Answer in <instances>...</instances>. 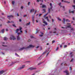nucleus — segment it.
<instances>
[{
    "instance_id": "nucleus-32",
    "label": "nucleus",
    "mask_w": 75,
    "mask_h": 75,
    "mask_svg": "<svg viewBox=\"0 0 75 75\" xmlns=\"http://www.w3.org/2000/svg\"><path fill=\"white\" fill-rule=\"evenodd\" d=\"M60 7H62L63 9H64V8H65V7L64 6H60Z\"/></svg>"
},
{
    "instance_id": "nucleus-12",
    "label": "nucleus",
    "mask_w": 75,
    "mask_h": 75,
    "mask_svg": "<svg viewBox=\"0 0 75 75\" xmlns=\"http://www.w3.org/2000/svg\"><path fill=\"white\" fill-rule=\"evenodd\" d=\"M63 22L64 24H65V18H63Z\"/></svg>"
},
{
    "instance_id": "nucleus-5",
    "label": "nucleus",
    "mask_w": 75,
    "mask_h": 75,
    "mask_svg": "<svg viewBox=\"0 0 75 75\" xmlns=\"http://www.w3.org/2000/svg\"><path fill=\"white\" fill-rule=\"evenodd\" d=\"M34 46H33L32 45H30L27 48H34Z\"/></svg>"
},
{
    "instance_id": "nucleus-4",
    "label": "nucleus",
    "mask_w": 75,
    "mask_h": 75,
    "mask_svg": "<svg viewBox=\"0 0 75 75\" xmlns=\"http://www.w3.org/2000/svg\"><path fill=\"white\" fill-rule=\"evenodd\" d=\"M30 69V70H34V69H36V68H33V67H29L27 69V70Z\"/></svg>"
},
{
    "instance_id": "nucleus-24",
    "label": "nucleus",
    "mask_w": 75,
    "mask_h": 75,
    "mask_svg": "<svg viewBox=\"0 0 75 75\" xmlns=\"http://www.w3.org/2000/svg\"><path fill=\"white\" fill-rule=\"evenodd\" d=\"M66 22H70V21H69V20L68 19H66Z\"/></svg>"
},
{
    "instance_id": "nucleus-35",
    "label": "nucleus",
    "mask_w": 75,
    "mask_h": 75,
    "mask_svg": "<svg viewBox=\"0 0 75 75\" xmlns=\"http://www.w3.org/2000/svg\"><path fill=\"white\" fill-rule=\"evenodd\" d=\"M0 53L1 54H3V55H4V53H3V52H1Z\"/></svg>"
},
{
    "instance_id": "nucleus-41",
    "label": "nucleus",
    "mask_w": 75,
    "mask_h": 75,
    "mask_svg": "<svg viewBox=\"0 0 75 75\" xmlns=\"http://www.w3.org/2000/svg\"><path fill=\"white\" fill-rule=\"evenodd\" d=\"M19 28H20V30H21L22 29V28H21V27H20Z\"/></svg>"
},
{
    "instance_id": "nucleus-20",
    "label": "nucleus",
    "mask_w": 75,
    "mask_h": 75,
    "mask_svg": "<svg viewBox=\"0 0 75 75\" xmlns=\"http://www.w3.org/2000/svg\"><path fill=\"white\" fill-rule=\"evenodd\" d=\"M8 40V38L6 37H4V40Z\"/></svg>"
},
{
    "instance_id": "nucleus-33",
    "label": "nucleus",
    "mask_w": 75,
    "mask_h": 75,
    "mask_svg": "<svg viewBox=\"0 0 75 75\" xmlns=\"http://www.w3.org/2000/svg\"><path fill=\"white\" fill-rule=\"evenodd\" d=\"M64 1V3H70V2H67V1Z\"/></svg>"
},
{
    "instance_id": "nucleus-64",
    "label": "nucleus",
    "mask_w": 75,
    "mask_h": 75,
    "mask_svg": "<svg viewBox=\"0 0 75 75\" xmlns=\"http://www.w3.org/2000/svg\"><path fill=\"white\" fill-rule=\"evenodd\" d=\"M30 40H28V42H30Z\"/></svg>"
},
{
    "instance_id": "nucleus-3",
    "label": "nucleus",
    "mask_w": 75,
    "mask_h": 75,
    "mask_svg": "<svg viewBox=\"0 0 75 75\" xmlns=\"http://www.w3.org/2000/svg\"><path fill=\"white\" fill-rule=\"evenodd\" d=\"M10 39L11 40H16V38L13 36L12 35L10 37Z\"/></svg>"
},
{
    "instance_id": "nucleus-30",
    "label": "nucleus",
    "mask_w": 75,
    "mask_h": 75,
    "mask_svg": "<svg viewBox=\"0 0 75 75\" xmlns=\"http://www.w3.org/2000/svg\"><path fill=\"white\" fill-rule=\"evenodd\" d=\"M58 20H59V21H61V19L59 18H57Z\"/></svg>"
},
{
    "instance_id": "nucleus-51",
    "label": "nucleus",
    "mask_w": 75,
    "mask_h": 75,
    "mask_svg": "<svg viewBox=\"0 0 75 75\" xmlns=\"http://www.w3.org/2000/svg\"><path fill=\"white\" fill-rule=\"evenodd\" d=\"M73 3L74 4L75 3V0H73Z\"/></svg>"
},
{
    "instance_id": "nucleus-25",
    "label": "nucleus",
    "mask_w": 75,
    "mask_h": 75,
    "mask_svg": "<svg viewBox=\"0 0 75 75\" xmlns=\"http://www.w3.org/2000/svg\"><path fill=\"white\" fill-rule=\"evenodd\" d=\"M71 31H74V29L73 28H72L71 29Z\"/></svg>"
},
{
    "instance_id": "nucleus-7",
    "label": "nucleus",
    "mask_w": 75,
    "mask_h": 75,
    "mask_svg": "<svg viewBox=\"0 0 75 75\" xmlns=\"http://www.w3.org/2000/svg\"><path fill=\"white\" fill-rule=\"evenodd\" d=\"M4 72L3 70H2L0 71V75H1L3 74V73Z\"/></svg>"
},
{
    "instance_id": "nucleus-37",
    "label": "nucleus",
    "mask_w": 75,
    "mask_h": 75,
    "mask_svg": "<svg viewBox=\"0 0 75 75\" xmlns=\"http://www.w3.org/2000/svg\"><path fill=\"white\" fill-rule=\"evenodd\" d=\"M47 52V50H46V52H44L42 54H43V55H44V54H45V53H46V52Z\"/></svg>"
},
{
    "instance_id": "nucleus-23",
    "label": "nucleus",
    "mask_w": 75,
    "mask_h": 75,
    "mask_svg": "<svg viewBox=\"0 0 75 75\" xmlns=\"http://www.w3.org/2000/svg\"><path fill=\"white\" fill-rule=\"evenodd\" d=\"M71 25L67 26V27H68V28H71Z\"/></svg>"
},
{
    "instance_id": "nucleus-26",
    "label": "nucleus",
    "mask_w": 75,
    "mask_h": 75,
    "mask_svg": "<svg viewBox=\"0 0 75 75\" xmlns=\"http://www.w3.org/2000/svg\"><path fill=\"white\" fill-rule=\"evenodd\" d=\"M19 31V29H16V33H18V31Z\"/></svg>"
},
{
    "instance_id": "nucleus-11",
    "label": "nucleus",
    "mask_w": 75,
    "mask_h": 75,
    "mask_svg": "<svg viewBox=\"0 0 75 75\" xmlns=\"http://www.w3.org/2000/svg\"><path fill=\"white\" fill-rule=\"evenodd\" d=\"M43 23H44V24H45V25H47L48 24V23H47L46 22V21H44L43 22Z\"/></svg>"
},
{
    "instance_id": "nucleus-15",
    "label": "nucleus",
    "mask_w": 75,
    "mask_h": 75,
    "mask_svg": "<svg viewBox=\"0 0 75 75\" xmlns=\"http://www.w3.org/2000/svg\"><path fill=\"white\" fill-rule=\"evenodd\" d=\"M36 32L35 33L36 34H37V33H38V32H39V31H40V30H38V29H36Z\"/></svg>"
},
{
    "instance_id": "nucleus-43",
    "label": "nucleus",
    "mask_w": 75,
    "mask_h": 75,
    "mask_svg": "<svg viewBox=\"0 0 75 75\" xmlns=\"http://www.w3.org/2000/svg\"><path fill=\"white\" fill-rule=\"evenodd\" d=\"M30 38H34V37H33V36H30Z\"/></svg>"
},
{
    "instance_id": "nucleus-45",
    "label": "nucleus",
    "mask_w": 75,
    "mask_h": 75,
    "mask_svg": "<svg viewBox=\"0 0 75 75\" xmlns=\"http://www.w3.org/2000/svg\"><path fill=\"white\" fill-rule=\"evenodd\" d=\"M45 18V19H47H47H48V16H47V17H46V18Z\"/></svg>"
},
{
    "instance_id": "nucleus-44",
    "label": "nucleus",
    "mask_w": 75,
    "mask_h": 75,
    "mask_svg": "<svg viewBox=\"0 0 75 75\" xmlns=\"http://www.w3.org/2000/svg\"><path fill=\"white\" fill-rule=\"evenodd\" d=\"M27 17V15H25L23 16V17Z\"/></svg>"
},
{
    "instance_id": "nucleus-18",
    "label": "nucleus",
    "mask_w": 75,
    "mask_h": 75,
    "mask_svg": "<svg viewBox=\"0 0 75 75\" xmlns=\"http://www.w3.org/2000/svg\"><path fill=\"white\" fill-rule=\"evenodd\" d=\"M43 62H40L38 64V65H41V64H42V63H43Z\"/></svg>"
},
{
    "instance_id": "nucleus-55",
    "label": "nucleus",
    "mask_w": 75,
    "mask_h": 75,
    "mask_svg": "<svg viewBox=\"0 0 75 75\" xmlns=\"http://www.w3.org/2000/svg\"><path fill=\"white\" fill-rule=\"evenodd\" d=\"M52 22L53 23L54 22V19H52Z\"/></svg>"
},
{
    "instance_id": "nucleus-49",
    "label": "nucleus",
    "mask_w": 75,
    "mask_h": 75,
    "mask_svg": "<svg viewBox=\"0 0 75 75\" xmlns=\"http://www.w3.org/2000/svg\"><path fill=\"white\" fill-rule=\"evenodd\" d=\"M60 48H61L62 47V45H60Z\"/></svg>"
},
{
    "instance_id": "nucleus-38",
    "label": "nucleus",
    "mask_w": 75,
    "mask_h": 75,
    "mask_svg": "<svg viewBox=\"0 0 75 75\" xmlns=\"http://www.w3.org/2000/svg\"><path fill=\"white\" fill-rule=\"evenodd\" d=\"M72 7L73 8H74V9H75V5H73Z\"/></svg>"
},
{
    "instance_id": "nucleus-10",
    "label": "nucleus",
    "mask_w": 75,
    "mask_h": 75,
    "mask_svg": "<svg viewBox=\"0 0 75 75\" xmlns=\"http://www.w3.org/2000/svg\"><path fill=\"white\" fill-rule=\"evenodd\" d=\"M17 40H20V38L19 37V35L17 36Z\"/></svg>"
},
{
    "instance_id": "nucleus-46",
    "label": "nucleus",
    "mask_w": 75,
    "mask_h": 75,
    "mask_svg": "<svg viewBox=\"0 0 75 75\" xmlns=\"http://www.w3.org/2000/svg\"><path fill=\"white\" fill-rule=\"evenodd\" d=\"M70 71H71L72 70V67H70Z\"/></svg>"
},
{
    "instance_id": "nucleus-31",
    "label": "nucleus",
    "mask_w": 75,
    "mask_h": 75,
    "mask_svg": "<svg viewBox=\"0 0 75 75\" xmlns=\"http://www.w3.org/2000/svg\"><path fill=\"white\" fill-rule=\"evenodd\" d=\"M58 49H59V47H57L56 49V51H58Z\"/></svg>"
},
{
    "instance_id": "nucleus-19",
    "label": "nucleus",
    "mask_w": 75,
    "mask_h": 75,
    "mask_svg": "<svg viewBox=\"0 0 75 75\" xmlns=\"http://www.w3.org/2000/svg\"><path fill=\"white\" fill-rule=\"evenodd\" d=\"M73 54V52H71L70 53V54L71 55V57H73V54Z\"/></svg>"
},
{
    "instance_id": "nucleus-62",
    "label": "nucleus",
    "mask_w": 75,
    "mask_h": 75,
    "mask_svg": "<svg viewBox=\"0 0 75 75\" xmlns=\"http://www.w3.org/2000/svg\"><path fill=\"white\" fill-rule=\"evenodd\" d=\"M11 23H14V21H11Z\"/></svg>"
},
{
    "instance_id": "nucleus-9",
    "label": "nucleus",
    "mask_w": 75,
    "mask_h": 75,
    "mask_svg": "<svg viewBox=\"0 0 75 75\" xmlns=\"http://www.w3.org/2000/svg\"><path fill=\"white\" fill-rule=\"evenodd\" d=\"M8 18H10V17H14V16L13 15H11L7 16Z\"/></svg>"
},
{
    "instance_id": "nucleus-48",
    "label": "nucleus",
    "mask_w": 75,
    "mask_h": 75,
    "mask_svg": "<svg viewBox=\"0 0 75 75\" xmlns=\"http://www.w3.org/2000/svg\"><path fill=\"white\" fill-rule=\"evenodd\" d=\"M37 12V11H35L34 14H35V13Z\"/></svg>"
},
{
    "instance_id": "nucleus-14",
    "label": "nucleus",
    "mask_w": 75,
    "mask_h": 75,
    "mask_svg": "<svg viewBox=\"0 0 75 75\" xmlns=\"http://www.w3.org/2000/svg\"><path fill=\"white\" fill-rule=\"evenodd\" d=\"M24 49H25V48H24V47H23L22 48H21L19 50H24Z\"/></svg>"
},
{
    "instance_id": "nucleus-2",
    "label": "nucleus",
    "mask_w": 75,
    "mask_h": 75,
    "mask_svg": "<svg viewBox=\"0 0 75 75\" xmlns=\"http://www.w3.org/2000/svg\"><path fill=\"white\" fill-rule=\"evenodd\" d=\"M24 67H25V65H23L22 67H20V68L18 69V70H21V69H23V68H24Z\"/></svg>"
},
{
    "instance_id": "nucleus-29",
    "label": "nucleus",
    "mask_w": 75,
    "mask_h": 75,
    "mask_svg": "<svg viewBox=\"0 0 75 75\" xmlns=\"http://www.w3.org/2000/svg\"><path fill=\"white\" fill-rule=\"evenodd\" d=\"M42 10L44 11V13H45V12H46V11H45V8L43 9Z\"/></svg>"
},
{
    "instance_id": "nucleus-16",
    "label": "nucleus",
    "mask_w": 75,
    "mask_h": 75,
    "mask_svg": "<svg viewBox=\"0 0 75 75\" xmlns=\"http://www.w3.org/2000/svg\"><path fill=\"white\" fill-rule=\"evenodd\" d=\"M69 13H74V11H71V10H69Z\"/></svg>"
},
{
    "instance_id": "nucleus-13",
    "label": "nucleus",
    "mask_w": 75,
    "mask_h": 75,
    "mask_svg": "<svg viewBox=\"0 0 75 75\" xmlns=\"http://www.w3.org/2000/svg\"><path fill=\"white\" fill-rule=\"evenodd\" d=\"M34 9H31L30 11V13H31L32 12H34Z\"/></svg>"
},
{
    "instance_id": "nucleus-27",
    "label": "nucleus",
    "mask_w": 75,
    "mask_h": 75,
    "mask_svg": "<svg viewBox=\"0 0 75 75\" xmlns=\"http://www.w3.org/2000/svg\"><path fill=\"white\" fill-rule=\"evenodd\" d=\"M67 45H64V48H67Z\"/></svg>"
},
{
    "instance_id": "nucleus-8",
    "label": "nucleus",
    "mask_w": 75,
    "mask_h": 75,
    "mask_svg": "<svg viewBox=\"0 0 75 75\" xmlns=\"http://www.w3.org/2000/svg\"><path fill=\"white\" fill-rule=\"evenodd\" d=\"M32 21L33 22H34V21L35 20H34V16H32Z\"/></svg>"
},
{
    "instance_id": "nucleus-34",
    "label": "nucleus",
    "mask_w": 75,
    "mask_h": 75,
    "mask_svg": "<svg viewBox=\"0 0 75 75\" xmlns=\"http://www.w3.org/2000/svg\"><path fill=\"white\" fill-rule=\"evenodd\" d=\"M13 27H15V28L17 27H16V25L14 24H13Z\"/></svg>"
},
{
    "instance_id": "nucleus-54",
    "label": "nucleus",
    "mask_w": 75,
    "mask_h": 75,
    "mask_svg": "<svg viewBox=\"0 0 75 75\" xmlns=\"http://www.w3.org/2000/svg\"><path fill=\"white\" fill-rule=\"evenodd\" d=\"M47 20L48 21H49V22H50V20H49V19H47Z\"/></svg>"
},
{
    "instance_id": "nucleus-58",
    "label": "nucleus",
    "mask_w": 75,
    "mask_h": 75,
    "mask_svg": "<svg viewBox=\"0 0 75 75\" xmlns=\"http://www.w3.org/2000/svg\"><path fill=\"white\" fill-rule=\"evenodd\" d=\"M6 31H8V29H6Z\"/></svg>"
},
{
    "instance_id": "nucleus-47",
    "label": "nucleus",
    "mask_w": 75,
    "mask_h": 75,
    "mask_svg": "<svg viewBox=\"0 0 75 75\" xmlns=\"http://www.w3.org/2000/svg\"><path fill=\"white\" fill-rule=\"evenodd\" d=\"M7 23H11V22H10V21H8V22H7Z\"/></svg>"
},
{
    "instance_id": "nucleus-63",
    "label": "nucleus",
    "mask_w": 75,
    "mask_h": 75,
    "mask_svg": "<svg viewBox=\"0 0 75 75\" xmlns=\"http://www.w3.org/2000/svg\"><path fill=\"white\" fill-rule=\"evenodd\" d=\"M67 25H70L71 24V23H67Z\"/></svg>"
},
{
    "instance_id": "nucleus-39",
    "label": "nucleus",
    "mask_w": 75,
    "mask_h": 75,
    "mask_svg": "<svg viewBox=\"0 0 75 75\" xmlns=\"http://www.w3.org/2000/svg\"><path fill=\"white\" fill-rule=\"evenodd\" d=\"M54 42H55V40H53L52 42V44H53Z\"/></svg>"
},
{
    "instance_id": "nucleus-28",
    "label": "nucleus",
    "mask_w": 75,
    "mask_h": 75,
    "mask_svg": "<svg viewBox=\"0 0 75 75\" xmlns=\"http://www.w3.org/2000/svg\"><path fill=\"white\" fill-rule=\"evenodd\" d=\"M12 4H14V3H15V2L13 1H12Z\"/></svg>"
},
{
    "instance_id": "nucleus-21",
    "label": "nucleus",
    "mask_w": 75,
    "mask_h": 75,
    "mask_svg": "<svg viewBox=\"0 0 75 75\" xmlns=\"http://www.w3.org/2000/svg\"><path fill=\"white\" fill-rule=\"evenodd\" d=\"M1 32H2V33H3L4 32V29H3L1 30Z\"/></svg>"
},
{
    "instance_id": "nucleus-53",
    "label": "nucleus",
    "mask_w": 75,
    "mask_h": 75,
    "mask_svg": "<svg viewBox=\"0 0 75 75\" xmlns=\"http://www.w3.org/2000/svg\"><path fill=\"white\" fill-rule=\"evenodd\" d=\"M17 16H19V15H18V13H17Z\"/></svg>"
},
{
    "instance_id": "nucleus-60",
    "label": "nucleus",
    "mask_w": 75,
    "mask_h": 75,
    "mask_svg": "<svg viewBox=\"0 0 75 75\" xmlns=\"http://www.w3.org/2000/svg\"><path fill=\"white\" fill-rule=\"evenodd\" d=\"M15 55H17V56L18 55V54H17V53H15Z\"/></svg>"
},
{
    "instance_id": "nucleus-17",
    "label": "nucleus",
    "mask_w": 75,
    "mask_h": 75,
    "mask_svg": "<svg viewBox=\"0 0 75 75\" xmlns=\"http://www.w3.org/2000/svg\"><path fill=\"white\" fill-rule=\"evenodd\" d=\"M46 7V6L45 5H42V8H44Z\"/></svg>"
},
{
    "instance_id": "nucleus-57",
    "label": "nucleus",
    "mask_w": 75,
    "mask_h": 75,
    "mask_svg": "<svg viewBox=\"0 0 75 75\" xmlns=\"http://www.w3.org/2000/svg\"><path fill=\"white\" fill-rule=\"evenodd\" d=\"M40 37H42V35H40Z\"/></svg>"
},
{
    "instance_id": "nucleus-56",
    "label": "nucleus",
    "mask_w": 75,
    "mask_h": 75,
    "mask_svg": "<svg viewBox=\"0 0 75 75\" xmlns=\"http://www.w3.org/2000/svg\"><path fill=\"white\" fill-rule=\"evenodd\" d=\"M64 64V63H63L61 64V65H62V64Z\"/></svg>"
},
{
    "instance_id": "nucleus-6",
    "label": "nucleus",
    "mask_w": 75,
    "mask_h": 75,
    "mask_svg": "<svg viewBox=\"0 0 75 75\" xmlns=\"http://www.w3.org/2000/svg\"><path fill=\"white\" fill-rule=\"evenodd\" d=\"M64 72H65L67 74L66 75H69V72L67 70H66L64 71Z\"/></svg>"
},
{
    "instance_id": "nucleus-40",
    "label": "nucleus",
    "mask_w": 75,
    "mask_h": 75,
    "mask_svg": "<svg viewBox=\"0 0 75 75\" xmlns=\"http://www.w3.org/2000/svg\"><path fill=\"white\" fill-rule=\"evenodd\" d=\"M74 61V59H72L71 60L70 62H72Z\"/></svg>"
},
{
    "instance_id": "nucleus-59",
    "label": "nucleus",
    "mask_w": 75,
    "mask_h": 75,
    "mask_svg": "<svg viewBox=\"0 0 75 75\" xmlns=\"http://www.w3.org/2000/svg\"><path fill=\"white\" fill-rule=\"evenodd\" d=\"M39 48V46H37L36 47V48Z\"/></svg>"
},
{
    "instance_id": "nucleus-50",
    "label": "nucleus",
    "mask_w": 75,
    "mask_h": 75,
    "mask_svg": "<svg viewBox=\"0 0 75 75\" xmlns=\"http://www.w3.org/2000/svg\"><path fill=\"white\" fill-rule=\"evenodd\" d=\"M17 34H18V35H20V34H21L20 33H17Z\"/></svg>"
},
{
    "instance_id": "nucleus-52",
    "label": "nucleus",
    "mask_w": 75,
    "mask_h": 75,
    "mask_svg": "<svg viewBox=\"0 0 75 75\" xmlns=\"http://www.w3.org/2000/svg\"><path fill=\"white\" fill-rule=\"evenodd\" d=\"M42 15V14H39V17H40V16H41Z\"/></svg>"
},
{
    "instance_id": "nucleus-36",
    "label": "nucleus",
    "mask_w": 75,
    "mask_h": 75,
    "mask_svg": "<svg viewBox=\"0 0 75 75\" xmlns=\"http://www.w3.org/2000/svg\"><path fill=\"white\" fill-rule=\"evenodd\" d=\"M48 14V13H47L45 15H44V16L45 17V16H47V14Z\"/></svg>"
},
{
    "instance_id": "nucleus-1",
    "label": "nucleus",
    "mask_w": 75,
    "mask_h": 75,
    "mask_svg": "<svg viewBox=\"0 0 75 75\" xmlns=\"http://www.w3.org/2000/svg\"><path fill=\"white\" fill-rule=\"evenodd\" d=\"M50 5L51 6V7L50 8H48V11L49 13H50V11L51 9H52V11H53V10H52V4L51 3H50Z\"/></svg>"
},
{
    "instance_id": "nucleus-61",
    "label": "nucleus",
    "mask_w": 75,
    "mask_h": 75,
    "mask_svg": "<svg viewBox=\"0 0 75 75\" xmlns=\"http://www.w3.org/2000/svg\"><path fill=\"white\" fill-rule=\"evenodd\" d=\"M19 21H20V22H21V20L20 19H19Z\"/></svg>"
},
{
    "instance_id": "nucleus-22",
    "label": "nucleus",
    "mask_w": 75,
    "mask_h": 75,
    "mask_svg": "<svg viewBox=\"0 0 75 75\" xmlns=\"http://www.w3.org/2000/svg\"><path fill=\"white\" fill-rule=\"evenodd\" d=\"M30 24V22H29L28 23H27L25 24L26 25H29Z\"/></svg>"
},
{
    "instance_id": "nucleus-42",
    "label": "nucleus",
    "mask_w": 75,
    "mask_h": 75,
    "mask_svg": "<svg viewBox=\"0 0 75 75\" xmlns=\"http://www.w3.org/2000/svg\"><path fill=\"white\" fill-rule=\"evenodd\" d=\"M30 2H28V6H29V5H30Z\"/></svg>"
}]
</instances>
